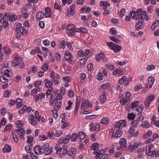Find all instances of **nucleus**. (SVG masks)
I'll return each instance as SVG.
<instances>
[{
    "mask_svg": "<svg viewBox=\"0 0 159 159\" xmlns=\"http://www.w3.org/2000/svg\"><path fill=\"white\" fill-rule=\"evenodd\" d=\"M130 14L133 19L137 20H139L140 19L143 20L145 15V11H142L141 9H139L136 12L134 11H130Z\"/></svg>",
    "mask_w": 159,
    "mask_h": 159,
    "instance_id": "obj_1",
    "label": "nucleus"
},
{
    "mask_svg": "<svg viewBox=\"0 0 159 159\" xmlns=\"http://www.w3.org/2000/svg\"><path fill=\"white\" fill-rule=\"evenodd\" d=\"M107 44L111 49L113 50L116 53L121 50V48L120 46L118 45H116L113 42L107 43Z\"/></svg>",
    "mask_w": 159,
    "mask_h": 159,
    "instance_id": "obj_2",
    "label": "nucleus"
},
{
    "mask_svg": "<svg viewBox=\"0 0 159 159\" xmlns=\"http://www.w3.org/2000/svg\"><path fill=\"white\" fill-rule=\"evenodd\" d=\"M120 147L118 148L117 150H125L127 148L126 146V140L124 138L120 139L119 142Z\"/></svg>",
    "mask_w": 159,
    "mask_h": 159,
    "instance_id": "obj_3",
    "label": "nucleus"
},
{
    "mask_svg": "<svg viewBox=\"0 0 159 159\" xmlns=\"http://www.w3.org/2000/svg\"><path fill=\"white\" fill-rule=\"evenodd\" d=\"M126 123L127 122L125 120H120L118 122L115 127L119 129H121L123 126L125 127L126 126Z\"/></svg>",
    "mask_w": 159,
    "mask_h": 159,
    "instance_id": "obj_4",
    "label": "nucleus"
},
{
    "mask_svg": "<svg viewBox=\"0 0 159 159\" xmlns=\"http://www.w3.org/2000/svg\"><path fill=\"white\" fill-rule=\"evenodd\" d=\"M92 107V104L90 103L88 100H85L84 103H81V108H83L84 110H85L88 107Z\"/></svg>",
    "mask_w": 159,
    "mask_h": 159,
    "instance_id": "obj_5",
    "label": "nucleus"
},
{
    "mask_svg": "<svg viewBox=\"0 0 159 159\" xmlns=\"http://www.w3.org/2000/svg\"><path fill=\"white\" fill-rule=\"evenodd\" d=\"M10 70L7 69L6 67H3L1 70V74L2 75H6L7 77H10Z\"/></svg>",
    "mask_w": 159,
    "mask_h": 159,
    "instance_id": "obj_6",
    "label": "nucleus"
},
{
    "mask_svg": "<svg viewBox=\"0 0 159 159\" xmlns=\"http://www.w3.org/2000/svg\"><path fill=\"white\" fill-rule=\"evenodd\" d=\"M29 120L30 123L32 125L35 126L37 125L38 123L36 120V118L34 115L32 114L30 115Z\"/></svg>",
    "mask_w": 159,
    "mask_h": 159,
    "instance_id": "obj_7",
    "label": "nucleus"
},
{
    "mask_svg": "<svg viewBox=\"0 0 159 159\" xmlns=\"http://www.w3.org/2000/svg\"><path fill=\"white\" fill-rule=\"evenodd\" d=\"M22 61V58L20 57L16 56L13 61V64L14 66H17L20 62Z\"/></svg>",
    "mask_w": 159,
    "mask_h": 159,
    "instance_id": "obj_8",
    "label": "nucleus"
},
{
    "mask_svg": "<svg viewBox=\"0 0 159 159\" xmlns=\"http://www.w3.org/2000/svg\"><path fill=\"white\" fill-rule=\"evenodd\" d=\"M139 147L138 143H135L133 145H130L128 147V150L129 152H132L134 150L136 149Z\"/></svg>",
    "mask_w": 159,
    "mask_h": 159,
    "instance_id": "obj_9",
    "label": "nucleus"
},
{
    "mask_svg": "<svg viewBox=\"0 0 159 159\" xmlns=\"http://www.w3.org/2000/svg\"><path fill=\"white\" fill-rule=\"evenodd\" d=\"M45 96V94L44 93H40L39 95H36L34 96V99L36 102H37L39 100H42Z\"/></svg>",
    "mask_w": 159,
    "mask_h": 159,
    "instance_id": "obj_10",
    "label": "nucleus"
},
{
    "mask_svg": "<svg viewBox=\"0 0 159 159\" xmlns=\"http://www.w3.org/2000/svg\"><path fill=\"white\" fill-rule=\"evenodd\" d=\"M16 131L17 133L21 137H22L24 139V135L25 133V130L22 128L17 129Z\"/></svg>",
    "mask_w": 159,
    "mask_h": 159,
    "instance_id": "obj_11",
    "label": "nucleus"
},
{
    "mask_svg": "<svg viewBox=\"0 0 159 159\" xmlns=\"http://www.w3.org/2000/svg\"><path fill=\"white\" fill-rule=\"evenodd\" d=\"M10 16L9 12H7L3 15L2 18L0 20L1 22H4V21H7L9 19V16Z\"/></svg>",
    "mask_w": 159,
    "mask_h": 159,
    "instance_id": "obj_12",
    "label": "nucleus"
},
{
    "mask_svg": "<svg viewBox=\"0 0 159 159\" xmlns=\"http://www.w3.org/2000/svg\"><path fill=\"white\" fill-rule=\"evenodd\" d=\"M46 12L45 17H51V12L50 8L49 7H47L45 9Z\"/></svg>",
    "mask_w": 159,
    "mask_h": 159,
    "instance_id": "obj_13",
    "label": "nucleus"
},
{
    "mask_svg": "<svg viewBox=\"0 0 159 159\" xmlns=\"http://www.w3.org/2000/svg\"><path fill=\"white\" fill-rule=\"evenodd\" d=\"M93 49H86L84 51V55L86 56H91L93 52Z\"/></svg>",
    "mask_w": 159,
    "mask_h": 159,
    "instance_id": "obj_14",
    "label": "nucleus"
},
{
    "mask_svg": "<svg viewBox=\"0 0 159 159\" xmlns=\"http://www.w3.org/2000/svg\"><path fill=\"white\" fill-rule=\"evenodd\" d=\"M2 150L4 152H10L11 150V148L8 144H6L4 147L3 148Z\"/></svg>",
    "mask_w": 159,
    "mask_h": 159,
    "instance_id": "obj_15",
    "label": "nucleus"
},
{
    "mask_svg": "<svg viewBox=\"0 0 159 159\" xmlns=\"http://www.w3.org/2000/svg\"><path fill=\"white\" fill-rule=\"evenodd\" d=\"M44 16V13L42 11H38L36 14L37 18L39 20L43 18Z\"/></svg>",
    "mask_w": 159,
    "mask_h": 159,
    "instance_id": "obj_16",
    "label": "nucleus"
},
{
    "mask_svg": "<svg viewBox=\"0 0 159 159\" xmlns=\"http://www.w3.org/2000/svg\"><path fill=\"white\" fill-rule=\"evenodd\" d=\"M65 55L66 57V60H70L72 57V55L68 51L65 52Z\"/></svg>",
    "mask_w": 159,
    "mask_h": 159,
    "instance_id": "obj_17",
    "label": "nucleus"
},
{
    "mask_svg": "<svg viewBox=\"0 0 159 159\" xmlns=\"http://www.w3.org/2000/svg\"><path fill=\"white\" fill-rule=\"evenodd\" d=\"M44 82H46L45 84V87L47 88H49L52 86L53 84V83L52 82L48 80L47 79H46L44 80Z\"/></svg>",
    "mask_w": 159,
    "mask_h": 159,
    "instance_id": "obj_18",
    "label": "nucleus"
},
{
    "mask_svg": "<svg viewBox=\"0 0 159 159\" xmlns=\"http://www.w3.org/2000/svg\"><path fill=\"white\" fill-rule=\"evenodd\" d=\"M22 33L23 34H26L27 31L26 30H25V28L23 26H21V28L19 30V31L17 32V35H19V33Z\"/></svg>",
    "mask_w": 159,
    "mask_h": 159,
    "instance_id": "obj_19",
    "label": "nucleus"
},
{
    "mask_svg": "<svg viewBox=\"0 0 159 159\" xmlns=\"http://www.w3.org/2000/svg\"><path fill=\"white\" fill-rule=\"evenodd\" d=\"M135 115L133 113H129L127 116V118L129 120H132L134 119Z\"/></svg>",
    "mask_w": 159,
    "mask_h": 159,
    "instance_id": "obj_20",
    "label": "nucleus"
},
{
    "mask_svg": "<svg viewBox=\"0 0 159 159\" xmlns=\"http://www.w3.org/2000/svg\"><path fill=\"white\" fill-rule=\"evenodd\" d=\"M34 152L36 154H39L40 153V146L39 145H36L34 148Z\"/></svg>",
    "mask_w": 159,
    "mask_h": 159,
    "instance_id": "obj_21",
    "label": "nucleus"
},
{
    "mask_svg": "<svg viewBox=\"0 0 159 159\" xmlns=\"http://www.w3.org/2000/svg\"><path fill=\"white\" fill-rule=\"evenodd\" d=\"M16 101L17 107L20 108L22 105V100L20 98H18Z\"/></svg>",
    "mask_w": 159,
    "mask_h": 159,
    "instance_id": "obj_22",
    "label": "nucleus"
},
{
    "mask_svg": "<svg viewBox=\"0 0 159 159\" xmlns=\"http://www.w3.org/2000/svg\"><path fill=\"white\" fill-rule=\"evenodd\" d=\"M17 18L16 15L14 14H12L10 15L9 16V19L11 21H13L15 20Z\"/></svg>",
    "mask_w": 159,
    "mask_h": 159,
    "instance_id": "obj_23",
    "label": "nucleus"
},
{
    "mask_svg": "<svg viewBox=\"0 0 159 159\" xmlns=\"http://www.w3.org/2000/svg\"><path fill=\"white\" fill-rule=\"evenodd\" d=\"M78 138V134L76 133H74L71 136V141L72 142H75Z\"/></svg>",
    "mask_w": 159,
    "mask_h": 159,
    "instance_id": "obj_24",
    "label": "nucleus"
},
{
    "mask_svg": "<svg viewBox=\"0 0 159 159\" xmlns=\"http://www.w3.org/2000/svg\"><path fill=\"white\" fill-rule=\"evenodd\" d=\"M103 94L101 95L100 97V100L101 102H104L106 101V97L105 95L106 93L105 92H102Z\"/></svg>",
    "mask_w": 159,
    "mask_h": 159,
    "instance_id": "obj_25",
    "label": "nucleus"
},
{
    "mask_svg": "<svg viewBox=\"0 0 159 159\" xmlns=\"http://www.w3.org/2000/svg\"><path fill=\"white\" fill-rule=\"evenodd\" d=\"M109 122L108 118L107 117L102 118L101 121V123L105 125L107 124Z\"/></svg>",
    "mask_w": 159,
    "mask_h": 159,
    "instance_id": "obj_26",
    "label": "nucleus"
},
{
    "mask_svg": "<svg viewBox=\"0 0 159 159\" xmlns=\"http://www.w3.org/2000/svg\"><path fill=\"white\" fill-rule=\"evenodd\" d=\"M12 135L14 141L16 143H18L19 142V139L17 135L15 133L13 132H12Z\"/></svg>",
    "mask_w": 159,
    "mask_h": 159,
    "instance_id": "obj_27",
    "label": "nucleus"
},
{
    "mask_svg": "<svg viewBox=\"0 0 159 159\" xmlns=\"http://www.w3.org/2000/svg\"><path fill=\"white\" fill-rule=\"evenodd\" d=\"M110 39L116 43H121V41L120 40L117 39V38L113 36H110Z\"/></svg>",
    "mask_w": 159,
    "mask_h": 159,
    "instance_id": "obj_28",
    "label": "nucleus"
},
{
    "mask_svg": "<svg viewBox=\"0 0 159 159\" xmlns=\"http://www.w3.org/2000/svg\"><path fill=\"white\" fill-rule=\"evenodd\" d=\"M99 146V144L98 143H95L93 144L91 147V148L92 150L96 151L98 149Z\"/></svg>",
    "mask_w": 159,
    "mask_h": 159,
    "instance_id": "obj_29",
    "label": "nucleus"
},
{
    "mask_svg": "<svg viewBox=\"0 0 159 159\" xmlns=\"http://www.w3.org/2000/svg\"><path fill=\"white\" fill-rule=\"evenodd\" d=\"M75 148H71L68 152V154L70 156H72L75 153Z\"/></svg>",
    "mask_w": 159,
    "mask_h": 159,
    "instance_id": "obj_30",
    "label": "nucleus"
},
{
    "mask_svg": "<svg viewBox=\"0 0 159 159\" xmlns=\"http://www.w3.org/2000/svg\"><path fill=\"white\" fill-rule=\"evenodd\" d=\"M152 131L151 130L148 131L147 133L144 134L143 135V137L144 139H147L152 134Z\"/></svg>",
    "mask_w": 159,
    "mask_h": 159,
    "instance_id": "obj_31",
    "label": "nucleus"
},
{
    "mask_svg": "<svg viewBox=\"0 0 159 159\" xmlns=\"http://www.w3.org/2000/svg\"><path fill=\"white\" fill-rule=\"evenodd\" d=\"M142 126L144 128H148L149 126V124L147 121H144L142 124Z\"/></svg>",
    "mask_w": 159,
    "mask_h": 159,
    "instance_id": "obj_32",
    "label": "nucleus"
},
{
    "mask_svg": "<svg viewBox=\"0 0 159 159\" xmlns=\"http://www.w3.org/2000/svg\"><path fill=\"white\" fill-rule=\"evenodd\" d=\"M154 96L153 94H152L150 96L147 97L146 98V101L148 102H149L150 103L154 99Z\"/></svg>",
    "mask_w": 159,
    "mask_h": 159,
    "instance_id": "obj_33",
    "label": "nucleus"
},
{
    "mask_svg": "<svg viewBox=\"0 0 159 159\" xmlns=\"http://www.w3.org/2000/svg\"><path fill=\"white\" fill-rule=\"evenodd\" d=\"M78 135L80 138L81 139H83L85 137V135L83 131H80Z\"/></svg>",
    "mask_w": 159,
    "mask_h": 159,
    "instance_id": "obj_34",
    "label": "nucleus"
},
{
    "mask_svg": "<svg viewBox=\"0 0 159 159\" xmlns=\"http://www.w3.org/2000/svg\"><path fill=\"white\" fill-rule=\"evenodd\" d=\"M71 138V135L70 134L68 135L64 139V143H67L69 142L70 139Z\"/></svg>",
    "mask_w": 159,
    "mask_h": 159,
    "instance_id": "obj_35",
    "label": "nucleus"
},
{
    "mask_svg": "<svg viewBox=\"0 0 159 159\" xmlns=\"http://www.w3.org/2000/svg\"><path fill=\"white\" fill-rule=\"evenodd\" d=\"M135 27L137 30L142 29V23L139 21L136 24Z\"/></svg>",
    "mask_w": 159,
    "mask_h": 159,
    "instance_id": "obj_36",
    "label": "nucleus"
},
{
    "mask_svg": "<svg viewBox=\"0 0 159 159\" xmlns=\"http://www.w3.org/2000/svg\"><path fill=\"white\" fill-rule=\"evenodd\" d=\"M122 134V131L120 130H118L115 133V137H120Z\"/></svg>",
    "mask_w": 159,
    "mask_h": 159,
    "instance_id": "obj_37",
    "label": "nucleus"
},
{
    "mask_svg": "<svg viewBox=\"0 0 159 159\" xmlns=\"http://www.w3.org/2000/svg\"><path fill=\"white\" fill-rule=\"evenodd\" d=\"M54 7L55 9L58 10L60 11H62V9L61 8V6H58L57 3L56 2H55L54 3Z\"/></svg>",
    "mask_w": 159,
    "mask_h": 159,
    "instance_id": "obj_38",
    "label": "nucleus"
},
{
    "mask_svg": "<svg viewBox=\"0 0 159 159\" xmlns=\"http://www.w3.org/2000/svg\"><path fill=\"white\" fill-rule=\"evenodd\" d=\"M75 5H71L70 7V14L71 15H73L74 13V9H75Z\"/></svg>",
    "mask_w": 159,
    "mask_h": 159,
    "instance_id": "obj_39",
    "label": "nucleus"
},
{
    "mask_svg": "<svg viewBox=\"0 0 159 159\" xmlns=\"http://www.w3.org/2000/svg\"><path fill=\"white\" fill-rule=\"evenodd\" d=\"M110 33L112 35H115L117 33L116 29L114 27H112L111 29Z\"/></svg>",
    "mask_w": 159,
    "mask_h": 159,
    "instance_id": "obj_40",
    "label": "nucleus"
},
{
    "mask_svg": "<svg viewBox=\"0 0 159 159\" xmlns=\"http://www.w3.org/2000/svg\"><path fill=\"white\" fill-rule=\"evenodd\" d=\"M155 152L156 151L155 150H153L152 151H146V154L147 155L151 157H152V156H153V155L155 154Z\"/></svg>",
    "mask_w": 159,
    "mask_h": 159,
    "instance_id": "obj_41",
    "label": "nucleus"
},
{
    "mask_svg": "<svg viewBox=\"0 0 159 159\" xmlns=\"http://www.w3.org/2000/svg\"><path fill=\"white\" fill-rule=\"evenodd\" d=\"M27 109V106L26 105H24V107L19 111V113L22 114L24 113Z\"/></svg>",
    "mask_w": 159,
    "mask_h": 159,
    "instance_id": "obj_42",
    "label": "nucleus"
},
{
    "mask_svg": "<svg viewBox=\"0 0 159 159\" xmlns=\"http://www.w3.org/2000/svg\"><path fill=\"white\" fill-rule=\"evenodd\" d=\"M139 104V102L138 101H136V102H132L131 104V108L132 109L136 107Z\"/></svg>",
    "mask_w": 159,
    "mask_h": 159,
    "instance_id": "obj_43",
    "label": "nucleus"
},
{
    "mask_svg": "<svg viewBox=\"0 0 159 159\" xmlns=\"http://www.w3.org/2000/svg\"><path fill=\"white\" fill-rule=\"evenodd\" d=\"M97 78L99 80H101L103 79V75L102 73L99 72L97 76Z\"/></svg>",
    "mask_w": 159,
    "mask_h": 159,
    "instance_id": "obj_44",
    "label": "nucleus"
},
{
    "mask_svg": "<svg viewBox=\"0 0 159 159\" xmlns=\"http://www.w3.org/2000/svg\"><path fill=\"white\" fill-rule=\"evenodd\" d=\"M38 89H39V87H38V89H33L31 92V94L33 95V96H34L36 95V94L37 93V91Z\"/></svg>",
    "mask_w": 159,
    "mask_h": 159,
    "instance_id": "obj_45",
    "label": "nucleus"
},
{
    "mask_svg": "<svg viewBox=\"0 0 159 159\" xmlns=\"http://www.w3.org/2000/svg\"><path fill=\"white\" fill-rule=\"evenodd\" d=\"M154 81V79L152 77H150L148 79V82L150 85H152L153 84Z\"/></svg>",
    "mask_w": 159,
    "mask_h": 159,
    "instance_id": "obj_46",
    "label": "nucleus"
},
{
    "mask_svg": "<svg viewBox=\"0 0 159 159\" xmlns=\"http://www.w3.org/2000/svg\"><path fill=\"white\" fill-rule=\"evenodd\" d=\"M16 125L19 128H21L23 125V122L20 120H18L16 122Z\"/></svg>",
    "mask_w": 159,
    "mask_h": 159,
    "instance_id": "obj_47",
    "label": "nucleus"
},
{
    "mask_svg": "<svg viewBox=\"0 0 159 159\" xmlns=\"http://www.w3.org/2000/svg\"><path fill=\"white\" fill-rule=\"evenodd\" d=\"M5 53L7 54H9L11 53V49L8 47H4Z\"/></svg>",
    "mask_w": 159,
    "mask_h": 159,
    "instance_id": "obj_48",
    "label": "nucleus"
},
{
    "mask_svg": "<svg viewBox=\"0 0 159 159\" xmlns=\"http://www.w3.org/2000/svg\"><path fill=\"white\" fill-rule=\"evenodd\" d=\"M77 55L79 57H83L85 56L84 52L82 50H80L78 52Z\"/></svg>",
    "mask_w": 159,
    "mask_h": 159,
    "instance_id": "obj_49",
    "label": "nucleus"
},
{
    "mask_svg": "<svg viewBox=\"0 0 159 159\" xmlns=\"http://www.w3.org/2000/svg\"><path fill=\"white\" fill-rule=\"evenodd\" d=\"M155 68V67L154 65H151L148 66V67L147 68V70L150 71L152 70H154Z\"/></svg>",
    "mask_w": 159,
    "mask_h": 159,
    "instance_id": "obj_50",
    "label": "nucleus"
},
{
    "mask_svg": "<svg viewBox=\"0 0 159 159\" xmlns=\"http://www.w3.org/2000/svg\"><path fill=\"white\" fill-rule=\"evenodd\" d=\"M125 10L124 8L121 9L120 11V16L121 17H123L125 15Z\"/></svg>",
    "mask_w": 159,
    "mask_h": 159,
    "instance_id": "obj_51",
    "label": "nucleus"
},
{
    "mask_svg": "<svg viewBox=\"0 0 159 159\" xmlns=\"http://www.w3.org/2000/svg\"><path fill=\"white\" fill-rule=\"evenodd\" d=\"M127 101L128 100L127 98H124L120 100V103L121 105H124L125 103H127Z\"/></svg>",
    "mask_w": 159,
    "mask_h": 159,
    "instance_id": "obj_52",
    "label": "nucleus"
},
{
    "mask_svg": "<svg viewBox=\"0 0 159 159\" xmlns=\"http://www.w3.org/2000/svg\"><path fill=\"white\" fill-rule=\"evenodd\" d=\"M139 122V120H135L134 121H133L131 122V124L132 125V126L131 127H133V128L135 127L136 126V125H138Z\"/></svg>",
    "mask_w": 159,
    "mask_h": 159,
    "instance_id": "obj_53",
    "label": "nucleus"
},
{
    "mask_svg": "<svg viewBox=\"0 0 159 159\" xmlns=\"http://www.w3.org/2000/svg\"><path fill=\"white\" fill-rule=\"evenodd\" d=\"M143 109V106L142 105L141 106H139L136 109V111L139 112H141Z\"/></svg>",
    "mask_w": 159,
    "mask_h": 159,
    "instance_id": "obj_54",
    "label": "nucleus"
},
{
    "mask_svg": "<svg viewBox=\"0 0 159 159\" xmlns=\"http://www.w3.org/2000/svg\"><path fill=\"white\" fill-rule=\"evenodd\" d=\"M66 42L64 40L61 41L60 42V47L63 49H64L66 46Z\"/></svg>",
    "mask_w": 159,
    "mask_h": 159,
    "instance_id": "obj_55",
    "label": "nucleus"
},
{
    "mask_svg": "<svg viewBox=\"0 0 159 159\" xmlns=\"http://www.w3.org/2000/svg\"><path fill=\"white\" fill-rule=\"evenodd\" d=\"M62 134V132L60 130H56L55 132V135L57 137H59Z\"/></svg>",
    "mask_w": 159,
    "mask_h": 159,
    "instance_id": "obj_56",
    "label": "nucleus"
},
{
    "mask_svg": "<svg viewBox=\"0 0 159 159\" xmlns=\"http://www.w3.org/2000/svg\"><path fill=\"white\" fill-rule=\"evenodd\" d=\"M87 66L88 70L89 71H90L92 70V69H93V65L91 63H90Z\"/></svg>",
    "mask_w": 159,
    "mask_h": 159,
    "instance_id": "obj_57",
    "label": "nucleus"
},
{
    "mask_svg": "<svg viewBox=\"0 0 159 159\" xmlns=\"http://www.w3.org/2000/svg\"><path fill=\"white\" fill-rule=\"evenodd\" d=\"M75 25L73 24H69L67 26V29L68 30H70L74 29Z\"/></svg>",
    "mask_w": 159,
    "mask_h": 159,
    "instance_id": "obj_58",
    "label": "nucleus"
},
{
    "mask_svg": "<svg viewBox=\"0 0 159 159\" xmlns=\"http://www.w3.org/2000/svg\"><path fill=\"white\" fill-rule=\"evenodd\" d=\"M52 153V148H50L45 152L46 155H50Z\"/></svg>",
    "mask_w": 159,
    "mask_h": 159,
    "instance_id": "obj_59",
    "label": "nucleus"
},
{
    "mask_svg": "<svg viewBox=\"0 0 159 159\" xmlns=\"http://www.w3.org/2000/svg\"><path fill=\"white\" fill-rule=\"evenodd\" d=\"M87 61V60L85 58L82 59L80 61V64L82 66H84Z\"/></svg>",
    "mask_w": 159,
    "mask_h": 159,
    "instance_id": "obj_60",
    "label": "nucleus"
},
{
    "mask_svg": "<svg viewBox=\"0 0 159 159\" xmlns=\"http://www.w3.org/2000/svg\"><path fill=\"white\" fill-rule=\"evenodd\" d=\"M60 94L61 95H64L66 93L65 88L64 87H61L60 91Z\"/></svg>",
    "mask_w": 159,
    "mask_h": 159,
    "instance_id": "obj_61",
    "label": "nucleus"
},
{
    "mask_svg": "<svg viewBox=\"0 0 159 159\" xmlns=\"http://www.w3.org/2000/svg\"><path fill=\"white\" fill-rule=\"evenodd\" d=\"M12 127V125L11 124H9L6 125L4 129V130L5 131H7L9 129H11Z\"/></svg>",
    "mask_w": 159,
    "mask_h": 159,
    "instance_id": "obj_62",
    "label": "nucleus"
},
{
    "mask_svg": "<svg viewBox=\"0 0 159 159\" xmlns=\"http://www.w3.org/2000/svg\"><path fill=\"white\" fill-rule=\"evenodd\" d=\"M129 132L130 134H132L133 135L134 134L135 130L134 129V128H133V127H131L129 128Z\"/></svg>",
    "mask_w": 159,
    "mask_h": 159,
    "instance_id": "obj_63",
    "label": "nucleus"
},
{
    "mask_svg": "<svg viewBox=\"0 0 159 159\" xmlns=\"http://www.w3.org/2000/svg\"><path fill=\"white\" fill-rule=\"evenodd\" d=\"M21 24L20 23H18L16 25V31L18 32V31H19V29H20V28H21Z\"/></svg>",
    "mask_w": 159,
    "mask_h": 159,
    "instance_id": "obj_64",
    "label": "nucleus"
}]
</instances>
